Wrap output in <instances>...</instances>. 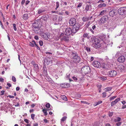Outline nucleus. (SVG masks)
<instances>
[{"label":"nucleus","mask_w":126,"mask_h":126,"mask_svg":"<svg viewBox=\"0 0 126 126\" xmlns=\"http://www.w3.org/2000/svg\"><path fill=\"white\" fill-rule=\"evenodd\" d=\"M116 11L115 10H113L109 12V15L111 16H113L115 15Z\"/></svg>","instance_id":"17"},{"label":"nucleus","mask_w":126,"mask_h":126,"mask_svg":"<svg viewBox=\"0 0 126 126\" xmlns=\"http://www.w3.org/2000/svg\"><path fill=\"white\" fill-rule=\"evenodd\" d=\"M56 7L55 8L56 10H57V9L59 7V2H57L56 3Z\"/></svg>","instance_id":"42"},{"label":"nucleus","mask_w":126,"mask_h":126,"mask_svg":"<svg viewBox=\"0 0 126 126\" xmlns=\"http://www.w3.org/2000/svg\"><path fill=\"white\" fill-rule=\"evenodd\" d=\"M106 126H111L109 123H107L105 124Z\"/></svg>","instance_id":"64"},{"label":"nucleus","mask_w":126,"mask_h":126,"mask_svg":"<svg viewBox=\"0 0 126 126\" xmlns=\"http://www.w3.org/2000/svg\"><path fill=\"white\" fill-rule=\"evenodd\" d=\"M106 93L105 92H104L102 93V97L103 98H105L106 97Z\"/></svg>","instance_id":"44"},{"label":"nucleus","mask_w":126,"mask_h":126,"mask_svg":"<svg viewBox=\"0 0 126 126\" xmlns=\"http://www.w3.org/2000/svg\"><path fill=\"white\" fill-rule=\"evenodd\" d=\"M40 28H33V30H34L35 31H38L40 29Z\"/></svg>","instance_id":"51"},{"label":"nucleus","mask_w":126,"mask_h":126,"mask_svg":"<svg viewBox=\"0 0 126 126\" xmlns=\"http://www.w3.org/2000/svg\"><path fill=\"white\" fill-rule=\"evenodd\" d=\"M4 91H1V94H0L1 95H3L4 94Z\"/></svg>","instance_id":"58"},{"label":"nucleus","mask_w":126,"mask_h":126,"mask_svg":"<svg viewBox=\"0 0 126 126\" xmlns=\"http://www.w3.org/2000/svg\"><path fill=\"white\" fill-rule=\"evenodd\" d=\"M104 2V1L102 0H100L97 3H99L103 2Z\"/></svg>","instance_id":"60"},{"label":"nucleus","mask_w":126,"mask_h":126,"mask_svg":"<svg viewBox=\"0 0 126 126\" xmlns=\"http://www.w3.org/2000/svg\"><path fill=\"white\" fill-rule=\"evenodd\" d=\"M46 107L48 108L47 110H51L52 109V108H50V105L49 103H47L46 105Z\"/></svg>","instance_id":"25"},{"label":"nucleus","mask_w":126,"mask_h":126,"mask_svg":"<svg viewBox=\"0 0 126 126\" xmlns=\"http://www.w3.org/2000/svg\"><path fill=\"white\" fill-rule=\"evenodd\" d=\"M108 75L110 77L115 76L117 74V72L114 70L109 71L108 73Z\"/></svg>","instance_id":"8"},{"label":"nucleus","mask_w":126,"mask_h":126,"mask_svg":"<svg viewBox=\"0 0 126 126\" xmlns=\"http://www.w3.org/2000/svg\"><path fill=\"white\" fill-rule=\"evenodd\" d=\"M4 81V79L2 78H0V81L1 82H2Z\"/></svg>","instance_id":"62"},{"label":"nucleus","mask_w":126,"mask_h":126,"mask_svg":"<svg viewBox=\"0 0 126 126\" xmlns=\"http://www.w3.org/2000/svg\"><path fill=\"white\" fill-rule=\"evenodd\" d=\"M125 66L122 65H119V69L121 70H123L125 69Z\"/></svg>","instance_id":"27"},{"label":"nucleus","mask_w":126,"mask_h":126,"mask_svg":"<svg viewBox=\"0 0 126 126\" xmlns=\"http://www.w3.org/2000/svg\"><path fill=\"white\" fill-rule=\"evenodd\" d=\"M45 79L47 80L51 83L53 84L54 82L52 79L48 76H46L45 77Z\"/></svg>","instance_id":"16"},{"label":"nucleus","mask_w":126,"mask_h":126,"mask_svg":"<svg viewBox=\"0 0 126 126\" xmlns=\"http://www.w3.org/2000/svg\"><path fill=\"white\" fill-rule=\"evenodd\" d=\"M91 5L89 4V5H87L85 6V10L87 11H88L89 10V7H91Z\"/></svg>","instance_id":"29"},{"label":"nucleus","mask_w":126,"mask_h":126,"mask_svg":"<svg viewBox=\"0 0 126 126\" xmlns=\"http://www.w3.org/2000/svg\"><path fill=\"white\" fill-rule=\"evenodd\" d=\"M72 79L74 81L76 82H82V79L83 78V76H80L78 78H76V77L73 76L72 77Z\"/></svg>","instance_id":"6"},{"label":"nucleus","mask_w":126,"mask_h":126,"mask_svg":"<svg viewBox=\"0 0 126 126\" xmlns=\"http://www.w3.org/2000/svg\"><path fill=\"white\" fill-rule=\"evenodd\" d=\"M113 115V113L112 112H110L109 114V116L111 117Z\"/></svg>","instance_id":"57"},{"label":"nucleus","mask_w":126,"mask_h":126,"mask_svg":"<svg viewBox=\"0 0 126 126\" xmlns=\"http://www.w3.org/2000/svg\"><path fill=\"white\" fill-rule=\"evenodd\" d=\"M82 3H79V4L77 6V8H80L81 7L82 5Z\"/></svg>","instance_id":"48"},{"label":"nucleus","mask_w":126,"mask_h":126,"mask_svg":"<svg viewBox=\"0 0 126 126\" xmlns=\"http://www.w3.org/2000/svg\"><path fill=\"white\" fill-rule=\"evenodd\" d=\"M32 26L34 27V28H40L41 27L40 25H39L38 23H34L32 24Z\"/></svg>","instance_id":"22"},{"label":"nucleus","mask_w":126,"mask_h":126,"mask_svg":"<svg viewBox=\"0 0 126 126\" xmlns=\"http://www.w3.org/2000/svg\"><path fill=\"white\" fill-rule=\"evenodd\" d=\"M121 120V118L120 117H117L116 119H114V122H117L120 121Z\"/></svg>","instance_id":"32"},{"label":"nucleus","mask_w":126,"mask_h":126,"mask_svg":"<svg viewBox=\"0 0 126 126\" xmlns=\"http://www.w3.org/2000/svg\"><path fill=\"white\" fill-rule=\"evenodd\" d=\"M118 12L121 15H124L126 14V7H121L118 10Z\"/></svg>","instance_id":"4"},{"label":"nucleus","mask_w":126,"mask_h":126,"mask_svg":"<svg viewBox=\"0 0 126 126\" xmlns=\"http://www.w3.org/2000/svg\"><path fill=\"white\" fill-rule=\"evenodd\" d=\"M43 73L44 75L46 76H46H48L47 69V68L45 67L44 66L43 67Z\"/></svg>","instance_id":"20"},{"label":"nucleus","mask_w":126,"mask_h":126,"mask_svg":"<svg viewBox=\"0 0 126 126\" xmlns=\"http://www.w3.org/2000/svg\"><path fill=\"white\" fill-rule=\"evenodd\" d=\"M112 88L111 87H108L105 89V92L109 91H110L112 89Z\"/></svg>","instance_id":"31"},{"label":"nucleus","mask_w":126,"mask_h":126,"mask_svg":"<svg viewBox=\"0 0 126 126\" xmlns=\"http://www.w3.org/2000/svg\"><path fill=\"white\" fill-rule=\"evenodd\" d=\"M96 28V27L95 25H94L92 27V29L94 31L95 30Z\"/></svg>","instance_id":"54"},{"label":"nucleus","mask_w":126,"mask_h":126,"mask_svg":"<svg viewBox=\"0 0 126 126\" xmlns=\"http://www.w3.org/2000/svg\"><path fill=\"white\" fill-rule=\"evenodd\" d=\"M106 13V10H104L99 12V13L98 15V16H102L103 15H105Z\"/></svg>","instance_id":"15"},{"label":"nucleus","mask_w":126,"mask_h":126,"mask_svg":"<svg viewBox=\"0 0 126 126\" xmlns=\"http://www.w3.org/2000/svg\"><path fill=\"white\" fill-rule=\"evenodd\" d=\"M81 70L82 74L83 75H85L90 72V68L89 66H85L81 68Z\"/></svg>","instance_id":"3"},{"label":"nucleus","mask_w":126,"mask_h":126,"mask_svg":"<svg viewBox=\"0 0 126 126\" xmlns=\"http://www.w3.org/2000/svg\"><path fill=\"white\" fill-rule=\"evenodd\" d=\"M106 6V4L105 3H100L98 7L99 8H101L103 7H105Z\"/></svg>","instance_id":"24"},{"label":"nucleus","mask_w":126,"mask_h":126,"mask_svg":"<svg viewBox=\"0 0 126 126\" xmlns=\"http://www.w3.org/2000/svg\"><path fill=\"white\" fill-rule=\"evenodd\" d=\"M72 32V31L71 29L70 28H66L65 30L64 33L67 35H69Z\"/></svg>","instance_id":"10"},{"label":"nucleus","mask_w":126,"mask_h":126,"mask_svg":"<svg viewBox=\"0 0 126 126\" xmlns=\"http://www.w3.org/2000/svg\"><path fill=\"white\" fill-rule=\"evenodd\" d=\"M48 110L47 109V110L44 109L43 110V112L45 113V115H47V111Z\"/></svg>","instance_id":"37"},{"label":"nucleus","mask_w":126,"mask_h":126,"mask_svg":"<svg viewBox=\"0 0 126 126\" xmlns=\"http://www.w3.org/2000/svg\"><path fill=\"white\" fill-rule=\"evenodd\" d=\"M117 97L116 96H114L111 97L110 98V100L111 101L113 100L115 98Z\"/></svg>","instance_id":"47"},{"label":"nucleus","mask_w":126,"mask_h":126,"mask_svg":"<svg viewBox=\"0 0 126 126\" xmlns=\"http://www.w3.org/2000/svg\"><path fill=\"white\" fill-rule=\"evenodd\" d=\"M118 60L119 62L123 63L125 61V58L124 56H121L118 58Z\"/></svg>","instance_id":"13"},{"label":"nucleus","mask_w":126,"mask_h":126,"mask_svg":"<svg viewBox=\"0 0 126 126\" xmlns=\"http://www.w3.org/2000/svg\"><path fill=\"white\" fill-rule=\"evenodd\" d=\"M91 40L93 47L97 49L101 47V45L100 43V41L97 38L94 37L91 38Z\"/></svg>","instance_id":"1"},{"label":"nucleus","mask_w":126,"mask_h":126,"mask_svg":"<svg viewBox=\"0 0 126 126\" xmlns=\"http://www.w3.org/2000/svg\"><path fill=\"white\" fill-rule=\"evenodd\" d=\"M90 30L91 32L93 34L94 33V31H93V30L92 29H90Z\"/></svg>","instance_id":"61"},{"label":"nucleus","mask_w":126,"mask_h":126,"mask_svg":"<svg viewBox=\"0 0 126 126\" xmlns=\"http://www.w3.org/2000/svg\"><path fill=\"white\" fill-rule=\"evenodd\" d=\"M82 20L84 22L87 21L89 20V18L86 16L82 18Z\"/></svg>","instance_id":"28"},{"label":"nucleus","mask_w":126,"mask_h":126,"mask_svg":"<svg viewBox=\"0 0 126 126\" xmlns=\"http://www.w3.org/2000/svg\"><path fill=\"white\" fill-rule=\"evenodd\" d=\"M83 36L84 38L87 37L88 39L89 38V37L88 36V34L87 33H84L83 35Z\"/></svg>","instance_id":"34"},{"label":"nucleus","mask_w":126,"mask_h":126,"mask_svg":"<svg viewBox=\"0 0 126 126\" xmlns=\"http://www.w3.org/2000/svg\"><path fill=\"white\" fill-rule=\"evenodd\" d=\"M81 103H83L84 104H87V102L85 101H81Z\"/></svg>","instance_id":"59"},{"label":"nucleus","mask_w":126,"mask_h":126,"mask_svg":"<svg viewBox=\"0 0 126 126\" xmlns=\"http://www.w3.org/2000/svg\"><path fill=\"white\" fill-rule=\"evenodd\" d=\"M71 57L73 62L76 63L80 62L81 60L80 57L78 55L77 53L72 52L71 54Z\"/></svg>","instance_id":"2"},{"label":"nucleus","mask_w":126,"mask_h":126,"mask_svg":"<svg viewBox=\"0 0 126 126\" xmlns=\"http://www.w3.org/2000/svg\"><path fill=\"white\" fill-rule=\"evenodd\" d=\"M51 61V60L49 58L45 59L44 61V63L45 64L49 65Z\"/></svg>","instance_id":"18"},{"label":"nucleus","mask_w":126,"mask_h":126,"mask_svg":"<svg viewBox=\"0 0 126 126\" xmlns=\"http://www.w3.org/2000/svg\"><path fill=\"white\" fill-rule=\"evenodd\" d=\"M41 37L45 40H48L49 34L47 33H42L41 35Z\"/></svg>","instance_id":"11"},{"label":"nucleus","mask_w":126,"mask_h":126,"mask_svg":"<svg viewBox=\"0 0 126 126\" xmlns=\"http://www.w3.org/2000/svg\"><path fill=\"white\" fill-rule=\"evenodd\" d=\"M12 80L14 82H16V78L14 76H12Z\"/></svg>","instance_id":"43"},{"label":"nucleus","mask_w":126,"mask_h":126,"mask_svg":"<svg viewBox=\"0 0 126 126\" xmlns=\"http://www.w3.org/2000/svg\"><path fill=\"white\" fill-rule=\"evenodd\" d=\"M34 38L36 40H37L38 39V37L37 36H35L34 37Z\"/></svg>","instance_id":"63"},{"label":"nucleus","mask_w":126,"mask_h":126,"mask_svg":"<svg viewBox=\"0 0 126 126\" xmlns=\"http://www.w3.org/2000/svg\"><path fill=\"white\" fill-rule=\"evenodd\" d=\"M101 67L102 68L104 69H107L108 68H107V65L104 63H102L101 64Z\"/></svg>","instance_id":"26"},{"label":"nucleus","mask_w":126,"mask_h":126,"mask_svg":"<svg viewBox=\"0 0 126 126\" xmlns=\"http://www.w3.org/2000/svg\"><path fill=\"white\" fill-rule=\"evenodd\" d=\"M61 40H62L67 41L68 40V39L67 36H64L61 38Z\"/></svg>","instance_id":"30"},{"label":"nucleus","mask_w":126,"mask_h":126,"mask_svg":"<svg viewBox=\"0 0 126 126\" xmlns=\"http://www.w3.org/2000/svg\"><path fill=\"white\" fill-rule=\"evenodd\" d=\"M121 122H119L117 123L116 125L117 126H120L121 125Z\"/></svg>","instance_id":"50"},{"label":"nucleus","mask_w":126,"mask_h":126,"mask_svg":"<svg viewBox=\"0 0 126 126\" xmlns=\"http://www.w3.org/2000/svg\"><path fill=\"white\" fill-rule=\"evenodd\" d=\"M102 87V85L101 84H98L97 85V87L99 89H101V88Z\"/></svg>","instance_id":"53"},{"label":"nucleus","mask_w":126,"mask_h":126,"mask_svg":"<svg viewBox=\"0 0 126 126\" xmlns=\"http://www.w3.org/2000/svg\"><path fill=\"white\" fill-rule=\"evenodd\" d=\"M30 46L32 47H33L34 45L33 43L31 42L30 43Z\"/></svg>","instance_id":"56"},{"label":"nucleus","mask_w":126,"mask_h":126,"mask_svg":"<svg viewBox=\"0 0 126 126\" xmlns=\"http://www.w3.org/2000/svg\"><path fill=\"white\" fill-rule=\"evenodd\" d=\"M67 118V117L66 116L63 117L61 119V124H62V122H63L65 121Z\"/></svg>","instance_id":"33"},{"label":"nucleus","mask_w":126,"mask_h":126,"mask_svg":"<svg viewBox=\"0 0 126 126\" xmlns=\"http://www.w3.org/2000/svg\"><path fill=\"white\" fill-rule=\"evenodd\" d=\"M38 11V14H40L45 11L46 10L44 7H41L39 9Z\"/></svg>","instance_id":"14"},{"label":"nucleus","mask_w":126,"mask_h":126,"mask_svg":"<svg viewBox=\"0 0 126 126\" xmlns=\"http://www.w3.org/2000/svg\"><path fill=\"white\" fill-rule=\"evenodd\" d=\"M108 20V17L107 16H105L102 17L100 20L99 22L102 24L106 23Z\"/></svg>","instance_id":"5"},{"label":"nucleus","mask_w":126,"mask_h":126,"mask_svg":"<svg viewBox=\"0 0 126 126\" xmlns=\"http://www.w3.org/2000/svg\"><path fill=\"white\" fill-rule=\"evenodd\" d=\"M35 115L34 114H32L31 115V117L32 119L33 120H34V117H35Z\"/></svg>","instance_id":"45"},{"label":"nucleus","mask_w":126,"mask_h":126,"mask_svg":"<svg viewBox=\"0 0 126 126\" xmlns=\"http://www.w3.org/2000/svg\"><path fill=\"white\" fill-rule=\"evenodd\" d=\"M85 48L88 52H89L90 51V47H85Z\"/></svg>","instance_id":"39"},{"label":"nucleus","mask_w":126,"mask_h":126,"mask_svg":"<svg viewBox=\"0 0 126 126\" xmlns=\"http://www.w3.org/2000/svg\"><path fill=\"white\" fill-rule=\"evenodd\" d=\"M70 74H69L68 73H67L66 74V78L67 79H69L70 81H72L70 78Z\"/></svg>","instance_id":"35"},{"label":"nucleus","mask_w":126,"mask_h":126,"mask_svg":"<svg viewBox=\"0 0 126 126\" xmlns=\"http://www.w3.org/2000/svg\"><path fill=\"white\" fill-rule=\"evenodd\" d=\"M73 26L72 28V32L75 33L77 32L79 30V27L78 25H75Z\"/></svg>","instance_id":"12"},{"label":"nucleus","mask_w":126,"mask_h":126,"mask_svg":"<svg viewBox=\"0 0 126 126\" xmlns=\"http://www.w3.org/2000/svg\"><path fill=\"white\" fill-rule=\"evenodd\" d=\"M61 98L65 101H67V99L66 97L64 95H63L61 96Z\"/></svg>","instance_id":"36"},{"label":"nucleus","mask_w":126,"mask_h":126,"mask_svg":"<svg viewBox=\"0 0 126 126\" xmlns=\"http://www.w3.org/2000/svg\"><path fill=\"white\" fill-rule=\"evenodd\" d=\"M102 103V101H99L98 102H96L94 105V106H96Z\"/></svg>","instance_id":"41"},{"label":"nucleus","mask_w":126,"mask_h":126,"mask_svg":"<svg viewBox=\"0 0 126 126\" xmlns=\"http://www.w3.org/2000/svg\"><path fill=\"white\" fill-rule=\"evenodd\" d=\"M13 26L14 27V29L15 31L17 30V28L16 27V25L14 23L13 24Z\"/></svg>","instance_id":"46"},{"label":"nucleus","mask_w":126,"mask_h":126,"mask_svg":"<svg viewBox=\"0 0 126 126\" xmlns=\"http://www.w3.org/2000/svg\"><path fill=\"white\" fill-rule=\"evenodd\" d=\"M120 100V98H119L116 99L114 101H112L111 103V106H113L114 105L117 103Z\"/></svg>","instance_id":"19"},{"label":"nucleus","mask_w":126,"mask_h":126,"mask_svg":"<svg viewBox=\"0 0 126 126\" xmlns=\"http://www.w3.org/2000/svg\"><path fill=\"white\" fill-rule=\"evenodd\" d=\"M63 17L62 16H60L59 17L58 20L59 21H61L62 20Z\"/></svg>","instance_id":"55"},{"label":"nucleus","mask_w":126,"mask_h":126,"mask_svg":"<svg viewBox=\"0 0 126 126\" xmlns=\"http://www.w3.org/2000/svg\"><path fill=\"white\" fill-rule=\"evenodd\" d=\"M70 85L68 83H64L61 84V86L62 87L64 88H67L70 86Z\"/></svg>","instance_id":"21"},{"label":"nucleus","mask_w":126,"mask_h":126,"mask_svg":"<svg viewBox=\"0 0 126 126\" xmlns=\"http://www.w3.org/2000/svg\"><path fill=\"white\" fill-rule=\"evenodd\" d=\"M39 44L41 46H43V42L42 41H40L39 42Z\"/></svg>","instance_id":"49"},{"label":"nucleus","mask_w":126,"mask_h":126,"mask_svg":"<svg viewBox=\"0 0 126 126\" xmlns=\"http://www.w3.org/2000/svg\"><path fill=\"white\" fill-rule=\"evenodd\" d=\"M93 64L94 67H96L97 68H100L101 66V64L100 62L97 60L94 61Z\"/></svg>","instance_id":"7"},{"label":"nucleus","mask_w":126,"mask_h":126,"mask_svg":"<svg viewBox=\"0 0 126 126\" xmlns=\"http://www.w3.org/2000/svg\"><path fill=\"white\" fill-rule=\"evenodd\" d=\"M69 23L70 25L73 26L76 23V19L74 18H71L69 20Z\"/></svg>","instance_id":"9"},{"label":"nucleus","mask_w":126,"mask_h":126,"mask_svg":"<svg viewBox=\"0 0 126 126\" xmlns=\"http://www.w3.org/2000/svg\"><path fill=\"white\" fill-rule=\"evenodd\" d=\"M89 22L86 24L85 25V27L87 28H88L89 26Z\"/></svg>","instance_id":"52"},{"label":"nucleus","mask_w":126,"mask_h":126,"mask_svg":"<svg viewBox=\"0 0 126 126\" xmlns=\"http://www.w3.org/2000/svg\"><path fill=\"white\" fill-rule=\"evenodd\" d=\"M107 78L104 77H100V79L102 80V81H104L107 79Z\"/></svg>","instance_id":"40"},{"label":"nucleus","mask_w":126,"mask_h":126,"mask_svg":"<svg viewBox=\"0 0 126 126\" xmlns=\"http://www.w3.org/2000/svg\"><path fill=\"white\" fill-rule=\"evenodd\" d=\"M34 68L35 70H37L38 69V65L37 64H35L34 65Z\"/></svg>","instance_id":"38"},{"label":"nucleus","mask_w":126,"mask_h":126,"mask_svg":"<svg viewBox=\"0 0 126 126\" xmlns=\"http://www.w3.org/2000/svg\"><path fill=\"white\" fill-rule=\"evenodd\" d=\"M23 18L25 20H27L29 18L28 14H25L23 15Z\"/></svg>","instance_id":"23"}]
</instances>
